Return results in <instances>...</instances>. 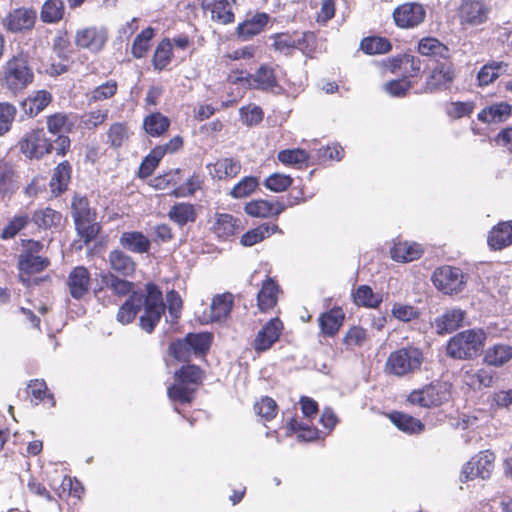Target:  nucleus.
Listing matches in <instances>:
<instances>
[{
  "label": "nucleus",
  "mask_w": 512,
  "mask_h": 512,
  "mask_svg": "<svg viewBox=\"0 0 512 512\" xmlns=\"http://www.w3.org/2000/svg\"><path fill=\"white\" fill-rule=\"evenodd\" d=\"M162 291L153 283H147L143 290L133 292L120 306L116 319L122 325L132 323L142 311L139 325L142 330L151 333L165 312Z\"/></svg>",
  "instance_id": "f257e3e1"
},
{
  "label": "nucleus",
  "mask_w": 512,
  "mask_h": 512,
  "mask_svg": "<svg viewBox=\"0 0 512 512\" xmlns=\"http://www.w3.org/2000/svg\"><path fill=\"white\" fill-rule=\"evenodd\" d=\"M486 334L481 329H469L457 333L447 343V355L453 359L471 360L477 357L485 343Z\"/></svg>",
  "instance_id": "f03ea898"
},
{
  "label": "nucleus",
  "mask_w": 512,
  "mask_h": 512,
  "mask_svg": "<svg viewBox=\"0 0 512 512\" xmlns=\"http://www.w3.org/2000/svg\"><path fill=\"white\" fill-rule=\"evenodd\" d=\"M175 383L168 387V397L179 403H190L193 393L203 379L202 370L196 365H186L175 372Z\"/></svg>",
  "instance_id": "7ed1b4c3"
},
{
  "label": "nucleus",
  "mask_w": 512,
  "mask_h": 512,
  "mask_svg": "<svg viewBox=\"0 0 512 512\" xmlns=\"http://www.w3.org/2000/svg\"><path fill=\"white\" fill-rule=\"evenodd\" d=\"M423 359V353L419 348L403 347L390 353L384 369L388 375L404 377L418 371Z\"/></svg>",
  "instance_id": "20e7f679"
},
{
  "label": "nucleus",
  "mask_w": 512,
  "mask_h": 512,
  "mask_svg": "<svg viewBox=\"0 0 512 512\" xmlns=\"http://www.w3.org/2000/svg\"><path fill=\"white\" fill-rule=\"evenodd\" d=\"M34 80V73L23 51L13 55L3 68L4 85L13 92L21 91Z\"/></svg>",
  "instance_id": "39448f33"
},
{
  "label": "nucleus",
  "mask_w": 512,
  "mask_h": 512,
  "mask_svg": "<svg viewBox=\"0 0 512 512\" xmlns=\"http://www.w3.org/2000/svg\"><path fill=\"white\" fill-rule=\"evenodd\" d=\"M72 217L78 235L85 244L96 238L100 226L96 222V214L90 208L89 201L84 196L75 195L72 200Z\"/></svg>",
  "instance_id": "423d86ee"
},
{
  "label": "nucleus",
  "mask_w": 512,
  "mask_h": 512,
  "mask_svg": "<svg viewBox=\"0 0 512 512\" xmlns=\"http://www.w3.org/2000/svg\"><path fill=\"white\" fill-rule=\"evenodd\" d=\"M451 385L447 382H433L419 390L412 391L408 396V401L412 405L431 408L438 407L449 401L451 397Z\"/></svg>",
  "instance_id": "0eeeda50"
},
{
  "label": "nucleus",
  "mask_w": 512,
  "mask_h": 512,
  "mask_svg": "<svg viewBox=\"0 0 512 512\" xmlns=\"http://www.w3.org/2000/svg\"><path fill=\"white\" fill-rule=\"evenodd\" d=\"M431 279L434 286L446 295L461 293L466 284L462 270L448 265L437 268Z\"/></svg>",
  "instance_id": "6e6552de"
},
{
  "label": "nucleus",
  "mask_w": 512,
  "mask_h": 512,
  "mask_svg": "<svg viewBox=\"0 0 512 512\" xmlns=\"http://www.w3.org/2000/svg\"><path fill=\"white\" fill-rule=\"evenodd\" d=\"M495 455L489 450L481 451L462 467L460 480L466 482L477 477L488 479L494 469Z\"/></svg>",
  "instance_id": "1a4fd4ad"
},
{
  "label": "nucleus",
  "mask_w": 512,
  "mask_h": 512,
  "mask_svg": "<svg viewBox=\"0 0 512 512\" xmlns=\"http://www.w3.org/2000/svg\"><path fill=\"white\" fill-rule=\"evenodd\" d=\"M108 41V30L103 26H88L78 29L74 42L79 49L88 50L93 54L101 52Z\"/></svg>",
  "instance_id": "9d476101"
},
{
  "label": "nucleus",
  "mask_w": 512,
  "mask_h": 512,
  "mask_svg": "<svg viewBox=\"0 0 512 512\" xmlns=\"http://www.w3.org/2000/svg\"><path fill=\"white\" fill-rule=\"evenodd\" d=\"M20 151L30 159H40L53 151V143L43 129H34L19 141Z\"/></svg>",
  "instance_id": "9b49d317"
},
{
  "label": "nucleus",
  "mask_w": 512,
  "mask_h": 512,
  "mask_svg": "<svg viewBox=\"0 0 512 512\" xmlns=\"http://www.w3.org/2000/svg\"><path fill=\"white\" fill-rule=\"evenodd\" d=\"M43 245L38 241H29L18 257V269L21 273L34 274L43 271L48 265L46 257L38 255Z\"/></svg>",
  "instance_id": "f8f14e48"
},
{
  "label": "nucleus",
  "mask_w": 512,
  "mask_h": 512,
  "mask_svg": "<svg viewBox=\"0 0 512 512\" xmlns=\"http://www.w3.org/2000/svg\"><path fill=\"white\" fill-rule=\"evenodd\" d=\"M454 66L451 63H438L428 75L423 92L436 93L451 88L455 79Z\"/></svg>",
  "instance_id": "ddd939ff"
},
{
  "label": "nucleus",
  "mask_w": 512,
  "mask_h": 512,
  "mask_svg": "<svg viewBox=\"0 0 512 512\" xmlns=\"http://www.w3.org/2000/svg\"><path fill=\"white\" fill-rule=\"evenodd\" d=\"M426 18V9L417 2H408L396 7L393 11L395 24L400 28L418 27Z\"/></svg>",
  "instance_id": "4468645a"
},
{
  "label": "nucleus",
  "mask_w": 512,
  "mask_h": 512,
  "mask_svg": "<svg viewBox=\"0 0 512 512\" xmlns=\"http://www.w3.org/2000/svg\"><path fill=\"white\" fill-rule=\"evenodd\" d=\"M236 0H201V8L212 22L229 25L235 21Z\"/></svg>",
  "instance_id": "2eb2a0df"
},
{
  "label": "nucleus",
  "mask_w": 512,
  "mask_h": 512,
  "mask_svg": "<svg viewBox=\"0 0 512 512\" xmlns=\"http://www.w3.org/2000/svg\"><path fill=\"white\" fill-rule=\"evenodd\" d=\"M37 19V12L33 8L20 7L11 10L3 19V27L11 33H20L31 30Z\"/></svg>",
  "instance_id": "dca6fc26"
},
{
  "label": "nucleus",
  "mask_w": 512,
  "mask_h": 512,
  "mask_svg": "<svg viewBox=\"0 0 512 512\" xmlns=\"http://www.w3.org/2000/svg\"><path fill=\"white\" fill-rule=\"evenodd\" d=\"M283 324L278 318L268 321L264 327L257 333L253 347L256 352H264L272 347L278 341Z\"/></svg>",
  "instance_id": "f3484780"
},
{
  "label": "nucleus",
  "mask_w": 512,
  "mask_h": 512,
  "mask_svg": "<svg viewBox=\"0 0 512 512\" xmlns=\"http://www.w3.org/2000/svg\"><path fill=\"white\" fill-rule=\"evenodd\" d=\"M249 84L255 89L280 94L282 87L279 85L274 69L268 65H261L254 74L250 75Z\"/></svg>",
  "instance_id": "a211bd4d"
},
{
  "label": "nucleus",
  "mask_w": 512,
  "mask_h": 512,
  "mask_svg": "<svg viewBox=\"0 0 512 512\" xmlns=\"http://www.w3.org/2000/svg\"><path fill=\"white\" fill-rule=\"evenodd\" d=\"M90 284V272L84 266L75 267L68 275L67 286L74 299H82L88 293Z\"/></svg>",
  "instance_id": "6ab92c4d"
},
{
  "label": "nucleus",
  "mask_w": 512,
  "mask_h": 512,
  "mask_svg": "<svg viewBox=\"0 0 512 512\" xmlns=\"http://www.w3.org/2000/svg\"><path fill=\"white\" fill-rule=\"evenodd\" d=\"M270 20V15L265 12H257L255 14L248 13L246 19L239 23L236 28V34L243 40L261 33Z\"/></svg>",
  "instance_id": "aec40b11"
},
{
  "label": "nucleus",
  "mask_w": 512,
  "mask_h": 512,
  "mask_svg": "<svg viewBox=\"0 0 512 512\" xmlns=\"http://www.w3.org/2000/svg\"><path fill=\"white\" fill-rule=\"evenodd\" d=\"M285 209L283 202L264 199L250 201L244 208L249 216L258 218L278 217Z\"/></svg>",
  "instance_id": "412c9836"
},
{
  "label": "nucleus",
  "mask_w": 512,
  "mask_h": 512,
  "mask_svg": "<svg viewBox=\"0 0 512 512\" xmlns=\"http://www.w3.org/2000/svg\"><path fill=\"white\" fill-rule=\"evenodd\" d=\"M464 319L465 311L459 308L449 309L435 318L433 327L438 335H445L461 327Z\"/></svg>",
  "instance_id": "4be33fe9"
},
{
  "label": "nucleus",
  "mask_w": 512,
  "mask_h": 512,
  "mask_svg": "<svg viewBox=\"0 0 512 512\" xmlns=\"http://www.w3.org/2000/svg\"><path fill=\"white\" fill-rule=\"evenodd\" d=\"M489 8L482 0H464L461 6L463 21L479 25L488 19Z\"/></svg>",
  "instance_id": "5701e85b"
},
{
  "label": "nucleus",
  "mask_w": 512,
  "mask_h": 512,
  "mask_svg": "<svg viewBox=\"0 0 512 512\" xmlns=\"http://www.w3.org/2000/svg\"><path fill=\"white\" fill-rule=\"evenodd\" d=\"M487 241L494 250H501L512 245V220L495 225L490 230Z\"/></svg>",
  "instance_id": "b1692460"
},
{
  "label": "nucleus",
  "mask_w": 512,
  "mask_h": 512,
  "mask_svg": "<svg viewBox=\"0 0 512 512\" xmlns=\"http://www.w3.org/2000/svg\"><path fill=\"white\" fill-rule=\"evenodd\" d=\"M241 228V222L231 214H216L212 226L214 234L220 239H228L235 235Z\"/></svg>",
  "instance_id": "393cba45"
},
{
  "label": "nucleus",
  "mask_w": 512,
  "mask_h": 512,
  "mask_svg": "<svg viewBox=\"0 0 512 512\" xmlns=\"http://www.w3.org/2000/svg\"><path fill=\"white\" fill-rule=\"evenodd\" d=\"M210 175L218 180L234 178L241 171V163L234 158H221L208 166Z\"/></svg>",
  "instance_id": "a878e982"
},
{
  "label": "nucleus",
  "mask_w": 512,
  "mask_h": 512,
  "mask_svg": "<svg viewBox=\"0 0 512 512\" xmlns=\"http://www.w3.org/2000/svg\"><path fill=\"white\" fill-rule=\"evenodd\" d=\"M108 259L111 269L124 277L132 276L136 270L135 261L121 250L115 249L111 251Z\"/></svg>",
  "instance_id": "bb28decb"
},
{
  "label": "nucleus",
  "mask_w": 512,
  "mask_h": 512,
  "mask_svg": "<svg viewBox=\"0 0 512 512\" xmlns=\"http://www.w3.org/2000/svg\"><path fill=\"white\" fill-rule=\"evenodd\" d=\"M119 242L123 248L138 254L147 253L151 247L150 240L139 231L122 233Z\"/></svg>",
  "instance_id": "cd10ccee"
},
{
  "label": "nucleus",
  "mask_w": 512,
  "mask_h": 512,
  "mask_svg": "<svg viewBox=\"0 0 512 512\" xmlns=\"http://www.w3.org/2000/svg\"><path fill=\"white\" fill-rule=\"evenodd\" d=\"M46 125L52 135H64L73 130L75 118L72 114L57 112L47 117Z\"/></svg>",
  "instance_id": "c85d7f7f"
},
{
  "label": "nucleus",
  "mask_w": 512,
  "mask_h": 512,
  "mask_svg": "<svg viewBox=\"0 0 512 512\" xmlns=\"http://www.w3.org/2000/svg\"><path fill=\"white\" fill-rule=\"evenodd\" d=\"M389 419L400 431L407 434H420L425 430L421 420L403 412L390 413Z\"/></svg>",
  "instance_id": "c756f323"
},
{
  "label": "nucleus",
  "mask_w": 512,
  "mask_h": 512,
  "mask_svg": "<svg viewBox=\"0 0 512 512\" xmlns=\"http://www.w3.org/2000/svg\"><path fill=\"white\" fill-rule=\"evenodd\" d=\"M31 220L41 229H57L61 226L62 214L50 207L35 210Z\"/></svg>",
  "instance_id": "7c9ffc66"
},
{
  "label": "nucleus",
  "mask_w": 512,
  "mask_h": 512,
  "mask_svg": "<svg viewBox=\"0 0 512 512\" xmlns=\"http://www.w3.org/2000/svg\"><path fill=\"white\" fill-rule=\"evenodd\" d=\"M52 101V95L46 90H39L23 101L24 112L33 117L41 113Z\"/></svg>",
  "instance_id": "2f4dec72"
},
{
  "label": "nucleus",
  "mask_w": 512,
  "mask_h": 512,
  "mask_svg": "<svg viewBox=\"0 0 512 512\" xmlns=\"http://www.w3.org/2000/svg\"><path fill=\"white\" fill-rule=\"evenodd\" d=\"M508 64L503 61H491L483 65L477 73V83L484 87L493 83L500 75L507 72Z\"/></svg>",
  "instance_id": "473e14b6"
},
{
  "label": "nucleus",
  "mask_w": 512,
  "mask_h": 512,
  "mask_svg": "<svg viewBox=\"0 0 512 512\" xmlns=\"http://www.w3.org/2000/svg\"><path fill=\"white\" fill-rule=\"evenodd\" d=\"M423 250L417 243L398 242L391 249V257L397 262H411L421 257Z\"/></svg>",
  "instance_id": "72a5a7b5"
},
{
  "label": "nucleus",
  "mask_w": 512,
  "mask_h": 512,
  "mask_svg": "<svg viewBox=\"0 0 512 512\" xmlns=\"http://www.w3.org/2000/svg\"><path fill=\"white\" fill-rule=\"evenodd\" d=\"M276 232H281L276 224L263 223L258 227L247 231L242 235L240 243L243 246L251 247Z\"/></svg>",
  "instance_id": "f704fd0d"
},
{
  "label": "nucleus",
  "mask_w": 512,
  "mask_h": 512,
  "mask_svg": "<svg viewBox=\"0 0 512 512\" xmlns=\"http://www.w3.org/2000/svg\"><path fill=\"white\" fill-rule=\"evenodd\" d=\"M71 178V166L67 161L57 165L50 180L51 192L60 195L67 190Z\"/></svg>",
  "instance_id": "c9c22d12"
},
{
  "label": "nucleus",
  "mask_w": 512,
  "mask_h": 512,
  "mask_svg": "<svg viewBox=\"0 0 512 512\" xmlns=\"http://www.w3.org/2000/svg\"><path fill=\"white\" fill-rule=\"evenodd\" d=\"M170 127V120L160 112H153L143 120V128L151 137L162 136Z\"/></svg>",
  "instance_id": "e433bc0d"
},
{
  "label": "nucleus",
  "mask_w": 512,
  "mask_h": 512,
  "mask_svg": "<svg viewBox=\"0 0 512 512\" xmlns=\"http://www.w3.org/2000/svg\"><path fill=\"white\" fill-rule=\"evenodd\" d=\"M196 216L197 214L194 205L185 202L176 203L168 212L169 219L179 227H183L187 223L194 222L196 220Z\"/></svg>",
  "instance_id": "4c0bfd02"
},
{
  "label": "nucleus",
  "mask_w": 512,
  "mask_h": 512,
  "mask_svg": "<svg viewBox=\"0 0 512 512\" xmlns=\"http://www.w3.org/2000/svg\"><path fill=\"white\" fill-rule=\"evenodd\" d=\"M344 313L341 308H333L322 314L319 318V325L322 332L328 336H334L342 326Z\"/></svg>",
  "instance_id": "58836bf2"
},
{
  "label": "nucleus",
  "mask_w": 512,
  "mask_h": 512,
  "mask_svg": "<svg viewBox=\"0 0 512 512\" xmlns=\"http://www.w3.org/2000/svg\"><path fill=\"white\" fill-rule=\"evenodd\" d=\"M101 281L107 289L119 297L130 295L135 292L133 290L134 283L121 279L111 272L104 273L101 276Z\"/></svg>",
  "instance_id": "ea45409f"
},
{
  "label": "nucleus",
  "mask_w": 512,
  "mask_h": 512,
  "mask_svg": "<svg viewBox=\"0 0 512 512\" xmlns=\"http://www.w3.org/2000/svg\"><path fill=\"white\" fill-rule=\"evenodd\" d=\"M305 34L299 35H289V34H277L274 37L273 46L275 50L289 54L292 50L298 49L303 50L304 42H305Z\"/></svg>",
  "instance_id": "a19ab883"
},
{
  "label": "nucleus",
  "mask_w": 512,
  "mask_h": 512,
  "mask_svg": "<svg viewBox=\"0 0 512 512\" xmlns=\"http://www.w3.org/2000/svg\"><path fill=\"white\" fill-rule=\"evenodd\" d=\"M511 114V106L501 102L483 109L478 119L485 123H499L506 120Z\"/></svg>",
  "instance_id": "79ce46f5"
},
{
  "label": "nucleus",
  "mask_w": 512,
  "mask_h": 512,
  "mask_svg": "<svg viewBox=\"0 0 512 512\" xmlns=\"http://www.w3.org/2000/svg\"><path fill=\"white\" fill-rule=\"evenodd\" d=\"M393 70L397 67L401 70L404 78L409 80L416 77L421 72L422 61L419 57L413 55H403L393 60Z\"/></svg>",
  "instance_id": "37998d69"
},
{
  "label": "nucleus",
  "mask_w": 512,
  "mask_h": 512,
  "mask_svg": "<svg viewBox=\"0 0 512 512\" xmlns=\"http://www.w3.org/2000/svg\"><path fill=\"white\" fill-rule=\"evenodd\" d=\"M232 304V295L229 293L215 296L210 306V320L221 321L226 319L231 312Z\"/></svg>",
  "instance_id": "c03bdc74"
},
{
  "label": "nucleus",
  "mask_w": 512,
  "mask_h": 512,
  "mask_svg": "<svg viewBox=\"0 0 512 512\" xmlns=\"http://www.w3.org/2000/svg\"><path fill=\"white\" fill-rule=\"evenodd\" d=\"M278 286L272 279H267L258 292L257 301L261 311L273 308L277 302Z\"/></svg>",
  "instance_id": "a18cd8bd"
},
{
  "label": "nucleus",
  "mask_w": 512,
  "mask_h": 512,
  "mask_svg": "<svg viewBox=\"0 0 512 512\" xmlns=\"http://www.w3.org/2000/svg\"><path fill=\"white\" fill-rule=\"evenodd\" d=\"M418 51L424 56L439 57L446 59L449 57V49L438 39L426 37L420 40Z\"/></svg>",
  "instance_id": "49530a36"
},
{
  "label": "nucleus",
  "mask_w": 512,
  "mask_h": 512,
  "mask_svg": "<svg viewBox=\"0 0 512 512\" xmlns=\"http://www.w3.org/2000/svg\"><path fill=\"white\" fill-rule=\"evenodd\" d=\"M512 358V347L509 345L497 344L489 348L484 356L488 365L495 367L502 366Z\"/></svg>",
  "instance_id": "de8ad7c7"
},
{
  "label": "nucleus",
  "mask_w": 512,
  "mask_h": 512,
  "mask_svg": "<svg viewBox=\"0 0 512 512\" xmlns=\"http://www.w3.org/2000/svg\"><path fill=\"white\" fill-rule=\"evenodd\" d=\"M494 374L488 369L469 370L464 374L465 383L473 389L489 387L493 384Z\"/></svg>",
  "instance_id": "09e8293b"
},
{
  "label": "nucleus",
  "mask_w": 512,
  "mask_h": 512,
  "mask_svg": "<svg viewBox=\"0 0 512 512\" xmlns=\"http://www.w3.org/2000/svg\"><path fill=\"white\" fill-rule=\"evenodd\" d=\"M64 9L62 0H46L41 8V20L44 23H56L63 18Z\"/></svg>",
  "instance_id": "8fccbe9b"
},
{
  "label": "nucleus",
  "mask_w": 512,
  "mask_h": 512,
  "mask_svg": "<svg viewBox=\"0 0 512 512\" xmlns=\"http://www.w3.org/2000/svg\"><path fill=\"white\" fill-rule=\"evenodd\" d=\"M172 59V42L170 39H163L153 55L152 63L155 70L165 69Z\"/></svg>",
  "instance_id": "3c124183"
},
{
  "label": "nucleus",
  "mask_w": 512,
  "mask_h": 512,
  "mask_svg": "<svg viewBox=\"0 0 512 512\" xmlns=\"http://www.w3.org/2000/svg\"><path fill=\"white\" fill-rule=\"evenodd\" d=\"M153 36L154 29L147 27L135 37L131 48V54L134 58L141 59L146 56L150 49V41Z\"/></svg>",
  "instance_id": "603ef678"
},
{
  "label": "nucleus",
  "mask_w": 512,
  "mask_h": 512,
  "mask_svg": "<svg viewBox=\"0 0 512 512\" xmlns=\"http://www.w3.org/2000/svg\"><path fill=\"white\" fill-rule=\"evenodd\" d=\"M354 302L357 305L369 307V308H377L382 302L381 296L374 294L371 287L367 285L359 286L353 294Z\"/></svg>",
  "instance_id": "864d4df0"
},
{
  "label": "nucleus",
  "mask_w": 512,
  "mask_h": 512,
  "mask_svg": "<svg viewBox=\"0 0 512 512\" xmlns=\"http://www.w3.org/2000/svg\"><path fill=\"white\" fill-rule=\"evenodd\" d=\"M259 180L254 176H246L242 178L230 190L229 195L233 199H242L250 196L258 187Z\"/></svg>",
  "instance_id": "5fc2aeb1"
},
{
  "label": "nucleus",
  "mask_w": 512,
  "mask_h": 512,
  "mask_svg": "<svg viewBox=\"0 0 512 512\" xmlns=\"http://www.w3.org/2000/svg\"><path fill=\"white\" fill-rule=\"evenodd\" d=\"M360 47L369 55L384 54L391 50V43L386 38L367 37L361 41Z\"/></svg>",
  "instance_id": "6e6d98bb"
},
{
  "label": "nucleus",
  "mask_w": 512,
  "mask_h": 512,
  "mask_svg": "<svg viewBox=\"0 0 512 512\" xmlns=\"http://www.w3.org/2000/svg\"><path fill=\"white\" fill-rule=\"evenodd\" d=\"M117 82L108 80L107 82L94 88L88 95V103L100 102L112 98L117 92Z\"/></svg>",
  "instance_id": "4d7b16f0"
},
{
  "label": "nucleus",
  "mask_w": 512,
  "mask_h": 512,
  "mask_svg": "<svg viewBox=\"0 0 512 512\" xmlns=\"http://www.w3.org/2000/svg\"><path fill=\"white\" fill-rule=\"evenodd\" d=\"M292 183L293 179L289 175L273 173L264 180L263 185L272 192L280 193L287 190Z\"/></svg>",
  "instance_id": "13d9d810"
},
{
  "label": "nucleus",
  "mask_w": 512,
  "mask_h": 512,
  "mask_svg": "<svg viewBox=\"0 0 512 512\" xmlns=\"http://www.w3.org/2000/svg\"><path fill=\"white\" fill-rule=\"evenodd\" d=\"M186 339L193 354H204L210 348L212 336L209 333H189Z\"/></svg>",
  "instance_id": "bf43d9fd"
},
{
  "label": "nucleus",
  "mask_w": 512,
  "mask_h": 512,
  "mask_svg": "<svg viewBox=\"0 0 512 512\" xmlns=\"http://www.w3.org/2000/svg\"><path fill=\"white\" fill-rule=\"evenodd\" d=\"M287 425L291 432L298 433L297 437L301 441H313L318 438V430L316 428L303 424L295 418H291Z\"/></svg>",
  "instance_id": "052dcab7"
},
{
  "label": "nucleus",
  "mask_w": 512,
  "mask_h": 512,
  "mask_svg": "<svg viewBox=\"0 0 512 512\" xmlns=\"http://www.w3.org/2000/svg\"><path fill=\"white\" fill-rule=\"evenodd\" d=\"M255 413L264 421L272 420L277 414L276 401L270 397H262L254 405Z\"/></svg>",
  "instance_id": "680f3d73"
},
{
  "label": "nucleus",
  "mask_w": 512,
  "mask_h": 512,
  "mask_svg": "<svg viewBox=\"0 0 512 512\" xmlns=\"http://www.w3.org/2000/svg\"><path fill=\"white\" fill-rule=\"evenodd\" d=\"M107 137L108 143L113 148L121 147L129 137L126 124L120 122L112 124L107 132Z\"/></svg>",
  "instance_id": "e2e57ef3"
},
{
  "label": "nucleus",
  "mask_w": 512,
  "mask_h": 512,
  "mask_svg": "<svg viewBox=\"0 0 512 512\" xmlns=\"http://www.w3.org/2000/svg\"><path fill=\"white\" fill-rule=\"evenodd\" d=\"M278 160L285 165H300L309 159L308 153L303 149L282 150L277 155Z\"/></svg>",
  "instance_id": "0e129e2a"
},
{
  "label": "nucleus",
  "mask_w": 512,
  "mask_h": 512,
  "mask_svg": "<svg viewBox=\"0 0 512 512\" xmlns=\"http://www.w3.org/2000/svg\"><path fill=\"white\" fill-rule=\"evenodd\" d=\"M30 218L27 214H20L13 217V219L4 227L1 232V238L4 240L14 238L18 232L24 229Z\"/></svg>",
  "instance_id": "69168bd1"
},
{
  "label": "nucleus",
  "mask_w": 512,
  "mask_h": 512,
  "mask_svg": "<svg viewBox=\"0 0 512 512\" xmlns=\"http://www.w3.org/2000/svg\"><path fill=\"white\" fill-rule=\"evenodd\" d=\"M16 113L17 109L14 105L7 102L0 103V136L11 129Z\"/></svg>",
  "instance_id": "338daca9"
},
{
  "label": "nucleus",
  "mask_w": 512,
  "mask_h": 512,
  "mask_svg": "<svg viewBox=\"0 0 512 512\" xmlns=\"http://www.w3.org/2000/svg\"><path fill=\"white\" fill-rule=\"evenodd\" d=\"M239 112L241 121L247 126L257 125L263 119V111L256 105L242 107Z\"/></svg>",
  "instance_id": "774afa93"
}]
</instances>
